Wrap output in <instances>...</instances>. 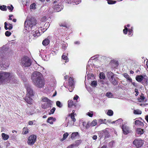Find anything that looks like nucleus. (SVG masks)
I'll return each mask as SVG.
<instances>
[{"label": "nucleus", "mask_w": 148, "mask_h": 148, "mask_svg": "<svg viewBox=\"0 0 148 148\" xmlns=\"http://www.w3.org/2000/svg\"><path fill=\"white\" fill-rule=\"evenodd\" d=\"M135 92H136L135 95L136 96H137L138 95V90L136 88L135 89Z\"/></svg>", "instance_id": "55"}, {"label": "nucleus", "mask_w": 148, "mask_h": 148, "mask_svg": "<svg viewBox=\"0 0 148 148\" xmlns=\"http://www.w3.org/2000/svg\"><path fill=\"white\" fill-rule=\"evenodd\" d=\"M128 35H131V34L133 32V28L131 27V28L130 29H129L128 30Z\"/></svg>", "instance_id": "47"}, {"label": "nucleus", "mask_w": 148, "mask_h": 148, "mask_svg": "<svg viewBox=\"0 0 148 148\" xmlns=\"http://www.w3.org/2000/svg\"><path fill=\"white\" fill-rule=\"evenodd\" d=\"M32 97L26 96L25 99V100L27 102V103L28 104H31L32 102V99L31 98V97Z\"/></svg>", "instance_id": "15"}, {"label": "nucleus", "mask_w": 148, "mask_h": 148, "mask_svg": "<svg viewBox=\"0 0 148 148\" xmlns=\"http://www.w3.org/2000/svg\"><path fill=\"white\" fill-rule=\"evenodd\" d=\"M5 80L7 82H10L12 84L16 82L17 80L13 74L8 73L0 71V84Z\"/></svg>", "instance_id": "2"}, {"label": "nucleus", "mask_w": 148, "mask_h": 148, "mask_svg": "<svg viewBox=\"0 0 148 148\" xmlns=\"http://www.w3.org/2000/svg\"><path fill=\"white\" fill-rule=\"evenodd\" d=\"M122 119H119L116 121H113L112 122V123H117V122H119V123H121V122H122Z\"/></svg>", "instance_id": "43"}, {"label": "nucleus", "mask_w": 148, "mask_h": 148, "mask_svg": "<svg viewBox=\"0 0 148 148\" xmlns=\"http://www.w3.org/2000/svg\"><path fill=\"white\" fill-rule=\"evenodd\" d=\"M69 135V134L67 133H64L63 135V139L64 140Z\"/></svg>", "instance_id": "46"}, {"label": "nucleus", "mask_w": 148, "mask_h": 148, "mask_svg": "<svg viewBox=\"0 0 148 148\" xmlns=\"http://www.w3.org/2000/svg\"><path fill=\"white\" fill-rule=\"evenodd\" d=\"M31 64V61L28 57L25 56L22 59L21 65L22 66L28 67Z\"/></svg>", "instance_id": "6"}, {"label": "nucleus", "mask_w": 148, "mask_h": 148, "mask_svg": "<svg viewBox=\"0 0 148 148\" xmlns=\"http://www.w3.org/2000/svg\"><path fill=\"white\" fill-rule=\"evenodd\" d=\"M145 97L144 96V95L143 94H142L140 96L138 99V100L139 102H142L144 101L145 99Z\"/></svg>", "instance_id": "23"}, {"label": "nucleus", "mask_w": 148, "mask_h": 148, "mask_svg": "<svg viewBox=\"0 0 148 148\" xmlns=\"http://www.w3.org/2000/svg\"><path fill=\"white\" fill-rule=\"evenodd\" d=\"M56 120V119L55 118L50 117L48 118L47 121L51 124H53V121H55Z\"/></svg>", "instance_id": "14"}, {"label": "nucleus", "mask_w": 148, "mask_h": 148, "mask_svg": "<svg viewBox=\"0 0 148 148\" xmlns=\"http://www.w3.org/2000/svg\"><path fill=\"white\" fill-rule=\"evenodd\" d=\"M135 125L138 126H142L143 125V123L139 120H136L135 122Z\"/></svg>", "instance_id": "19"}, {"label": "nucleus", "mask_w": 148, "mask_h": 148, "mask_svg": "<svg viewBox=\"0 0 148 148\" xmlns=\"http://www.w3.org/2000/svg\"><path fill=\"white\" fill-rule=\"evenodd\" d=\"M74 43L75 44H79L80 43V42L78 41H77L75 42Z\"/></svg>", "instance_id": "63"}, {"label": "nucleus", "mask_w": 148, "mask_h": 148, "mask_svg": "<svg viewBox=\"0 0 148 148\" xmlns=\"http://www.w3.org/2000/svg\"><path fill=\"white\" fill-rule=\"evenodd\" d=\"M8 23H7V22H5L4 23V28H5V29H6V30H7L8 29V27H7V26L8 25Z\"/></svg>", "instance_id": "54"}, {"label": "nucleus", "mask_w": 148, "mask_h": 148, "mask_svg": "<svg viewBox=\"0 0 148 148\" xmlns=\"http://www.w3.org/2000/svg\"><path fill=\"white\" fill-rule=\"evenodd\" d=\"M56 110V108L54 107H53L50 110L51 112L49 113V114H53L54 112Z\"/></svg>", "instance_id": "45"}, {"label": "nucleus", "mask_w": 148, "mask_h": 148, "mask_svg": "<svg viewBox=\"0 0 148 148\" xmlns=\"http://www.w3.org/2000/svg\"><path fill=\"white\" fill-rule=\"evenodd\" d=\"M87 114L90 117H92L93 114V112L92 111L89 112L87 113Z\"/></svg>", "instance_id": "41"}, {"label": "nucleus", "mask_w": 148, "mask_h": 148, "mask_svg": "<svg viewBox=\"0 0 148 148\" xmlns=\"http://www.w3.org/2000/svg\"><path fill=\"white\" fill-rule=\"evenodd\" d=\"M52 103H45L42 104L41 105V107L44 109H46L48 108L51 107Z\"/></svg>", "instance_id": "12"}, {"label": "nucleus", "mask_w": 148, "mask_h": 148, "mask_svg": "<svg viewBox=\"0 0 148 148\" xmlns=\"http://www.w3.org/2000/svg\"><path fill=\"white\" fill-rule=\"evenodd\" d=\"M106 120V119L104 120L101 119H99L98 120V123H99V125H100L102 123H104L105 124H106V122L105 121Z\"/></svg>", "instance_id": "27"}, {"label": "nucleus", "mask_w": 148, "mask_h": 148, "mask_svg": "<svg viewBox=\"0 0 148 148\" xmlns=\"http://www.w3.org/2000/svg\"><path fill=\"white\" fill-rule=\"evenodd\" d=\"M106 75L110 81L114 85L118 84V82L116 81L114 77V75L111 71L107 72Z\"/></svg>", "instance_id": "5"}, {"label": "nucleus", "mask_w": 148, "mask_h": 148, "mask_svg": "<svg viewBox=\"0 0 148 148\" xmlns=\"http://www.w3.org/2000/svg\"><path fill=\"white\" fill-rule=\"evenodd\" d=\"M2 137H3V138L4 140H7L9 138V136L8 135L4 133H3L1 134Z\"/></svg>", "instance_id": "25"}, {"label": "nucleus", "mask_w": 148, "mask_h": 148, "mask_svg": "<svg viewBox=\"0 0 148 148\" xmlns=\"http://www.w3.org/2000/svg\"><path fill=\"white\" fill-rule=\"evenodd\" d=\"M143 80L145 83H146V84H147L148 81V78L147 76L146 75L143 76Z\"/></svg>", "instance_id": "33"}, {"label": "nucleus", "mask_w": 148, "mask_h": 148, "mask_svg": "<svg viewBox=\"0 0 148 148\" xmlns=\"http://www.w3.org/2000/svg\"><path fill=\"white\" fill-rule=\"evenodd\" d=\"M122 129L123 132L125 134H127L131 132V130H130V128L128 126L126 125H123Z\"/></svg>", "instance_id": "11"}, {"label": "nucleus", "mask_w": 148, "mask_h": 148, "mask_svg": "<svg viewBox=\"0 0 148 148\" xmlns=\"http://www.w3.org/2000/svg\"><path fill=\"white\" fill-rule=\"evenodd\" d=\"M28 129L27 128H24L23 129V133L25 134H27L28 132Z\"/></svg>", "instance_id": "34"}, {"label": "nucleus", "mask_w": 148, "mask_h": 148, "mask_svg": "<svg viewBox=\"0 0 148 148\" xmlns=\"http://www.w3.org/2000/svg\"><path fill=\"white\" fill-rule=\"evenodd\" d=\"M99 77L101 79H104L105 77L104 74L103 72L101 73H100Z\"/></svg>", "instance_id": "35"}, {"label": "nucleus", "mask_w": 148, "mask_h": 148, "mask_svg": "<svg viewBox=\"0 0 148 148\" xmlns=\"http://www.w3.org/2000/svg\"><path fill=\"white\" fill-rule=\"evenodd\" d=\"M97 124V120L96 119H94L92 122L90 123L91 126L93 127L95 126Z\"/></svg>", "instance_id": "24"}, {"label": "nucleus", "mask_w": 148, "mask_h": 148, "mask_svg": "<svg viewBox=\"0 0 148 148\" xmlns=\"http://www.w3.org/2000/svg\"><path fill=\"white\" fill-rule=\"evenodd\" d=\"M26 113L27 114L30 115H32L33 114V112L29 111V109H27L26 110Z\"/></svg>", "instance_id": "49"}, {"label": "nucleus", "mask_w": 148, "mask_h": 148, "mask_svg": "<svg viewBox=\"0 0 148 148\" xmlns=\"http://www.w3.org/2000/svg\"><path fill=\"white\" fill-rule=\"evenodd\" d=\"M78 133L77 132H74L72 133L71 136V138L72 139L74 138L75 136L78 135Z\"/></svg>", "instance_id": "38"}, {"label": "nucleus", "mask_w": 148, "mask_h": 148, "mask_svg": "<svg viewBox=\"0 0 148 148\" xmlns=\"http://www.w3.org/2000/svg\"><path fill=\"white\" fill-rule=\"evenodd\" d=\"M8 25V29L9 30H10L12 28V25L11 24L9 23Z\"/></svg>", "instance_id": "51"}, {"label": "nucleus", "mask_w": 148, "mask_h": 148, "mask_svg": "<svg viewBox=\"0 0 148 148\" xmlns=\"http://www.w3.org/2000/svg\"><path fill=\"white\" fill-rule=\"evenodd\" d=\"M133 144L137 148H140L143 145V141L140 139H135L133 142Z\"/></svg>", "instance_id": "7"}, {"label": "nucleus", "mask_w": 148, "mask_h": 148, "mask_svg": "<svg viewBox=\"0 0 148 148\" xmlns=\"http://www.w3.org/2000/svg\"><path fill=\"white\" fill-rule=\"evenodd\" d=\"M116 1H114L111 0H108V3L109 4H112L116 3Z\"/></svg>", "instance_id": "39"}, {"label": "nucleus", "mask_w": 148, "mask_h": 148, "mask_svg": "<svg viewBox=\"0 0 148 148\" xmlns=\"http://www.w3.org/2000/svg\"><path fill=\"white\" fill-rule=\"evenodd\" d=\"M145 119L147 123H148V115H147L145 116Z\"/></svg>", "instance_id": "62"}, {"label": "nucleus", "mask_w": 148, "mask_h": 148, "mask_svg": "<svg viewBox=\"0 0 148 148\" xmlns=\"http://www.w3.org/2000/svg\"><path fill=\"white\" fill-rule=\"evenodd\" d=\"M36 138V136L35 135L30 136L28 138V144L29 145H33L35 142Z\"/></svg>", "instance_id": "9"}, {"label": "nucleus", "mask_w": 148, "mask_h": 148, "mask_svg": "<svg viewBox=\"0 0 148 148\" xmlns=\"http://www.w3.org/2000/svg\"><path fill=\"white\" fill-rule=\"evenodd\" d=\"M136 132L137 134L140 135L144 133L143 130L140 128H137L136 130Z\"/></svg>", "instance_id": "18"}, {"label": "nucleus", "mask_w": 148, "mask_h": 148, "mask_svg": "<svg viewBox=\"0 0 148 148\" xmlns=\"http://www.w3.org/2000/svg\"><path fill=\"white\" fill-rule=\"evenodd\" d=\"M123 76L126 78L127 80H128L129 82H132V79L128 74L126 73H124L123 74Z\"/></svg>", "instance_id": "16"}, {"label": "nucleus", "mask_w": 148, "mask_h": 148, "mask_svg": "<svg viewBox=\"0 0 148 148\" xmlns=\"http://www.w3.org/2000/svg\"><path fill=\"white\" fill-rule=\"evenodd\" d=\"M134 114H140L142 113V112L139 109L134 110Z\"/></svg>", "instance_id": "26"}, {"label": "nucleus", "mask_w": 148, "mask_h": 148, "mask_svg": "<svg viewBox=\"0 0 148 148\" xmlns=\"http://www.w3.org/2000/svg\"><path fill=\"white\" fill-rule=\"evenodd\" d=\"M113 111L110 110H108L107 112V114L109 116H112L113 115Z\"/></svg>", "instance_id": "32"}, {"label": "nucleus", "mask_w": 148, "mask_h": 148, "mask_svg": "<svg viewBox=\"0 0 148 148\" xmlns=\"http://www.w3.org/2000/svg\"><path fill=\"white\" fill-rule=\"evenodd\" d=\"M143 76L141 75H137L136 77V80L138 82H141L143 80Z\"/></svg>", "instance_id": "17"}, {"label": "nucleus", "mask_w": 148, "mask_h": 148, "mask_svg": "<svg viewBox=\"0 0 148 148\" xmlns=\"http://www.w3.org/2000/svg\"><path fill=\"white\" fill-rule=\"evenodd\" d=\"M69 84L70 86L69 90L70 92L72 91V90L74 88V80L72 77H70L69 79Z\"/></svg>", "instance_id": "10"}, {"label": "nucleus", "mask_w": 148, "mask_h": 148, "mask_svg": "<svg viewBox=\"0 0 148 148\" xmlns=\"http://www.w3.org/2000/svg\"><path fill=\"white\" fill-rule=\"evenodd\" d=\"M68 107L69 108L71 107L73 105V101L71 100H69L68 102Z\"/></svg>", "instance_id": "31"}, {"label": "nucleus", "mask_w": 148, "mask_h": 148, "mask_svg": "<svg viewBox=\"0 0 148 148\" xmlns=\"http://www.w3.org/2000/svg\"><path fill=\"white\" fill-rule=\"evenodd\" d=\"M70 116L73 122H75L76 121V119L75 118V116L74 115H69Z\"/></svg>", "instance_id": "44"}, {"label": "nucleus", "mask_w": 148, "mask_h": 148, "mask_svg": "<svg viewBox=\"0 0 148 148\" xmlns=\"http://www.w3.org/2000/svg\"><path fill=\"white\" fill-rule=\"evenodd\" d=\"M79 97L77 95H76L73 98L74 100H77Z\"/></svg>", "instance_id": "60"}, {"label": "nucleus", "mask_w": 148, "mask_h": 148, "mask_svg": "<svg viewBox=\"0 0 148 148\" xmlns=\"http://www.w3.org/2000/svg\"><path fill=\"white\" fill-rule=\"evenodd\" d=\"M53 8L54 10L57 12H59L62 9V5H55L53 7Z\"/></svg>", "instance_id": "13"}, {"label": "nucleus", "mask_w": 148, "mask_h": 148, "mask_svg": "<svg viewBox=\"0 0 148 148\" xmlns=\"http://www.w3.org/2000/svg\"><path fill=\"white\" fill-rule=\"evenodd\" d=\"M36 20L34 18L28 17L25 22V29L27 31H30L34 28H37L36 26Z\"/></svg>", "instance_id": "3"}, {"label": "nucleus", "mask_w": 148, "mask_h": 148, "mask_svg": "<svg viewBox=\"0 0 148 148\" xmlns=\"http://www.w3.org/2000/svg\"><path fill=\"white\" fill-rule=\"evenodd\" d=\"M49 42V40L47 38H46L42 41V44L43 45L46 46L47 45Z\"/></svg>", "instance_id": "20"}, {"label": "nucleus", "mask_w": 148, "mask_h": 148, "mask_svg": "<svg viewBox=\"0 0 148 148\" xmlns=\"http://www.w3.org/2000/svg\"><path fill=\"white\" fill-rule=\"evenodd\" d=\"M0 9L2 11H6L7 10V7L5 5H3L0 6Z\"/></svg>", "instance_id": "28"}, {"label": "nucleus", "mask_w": 148, "mask_h": 148, "mask_svg": "<svg viewBox=\"0 0 148 148\" xmlns=\"http://www.w3.org/2000/svg\"><path fill=\"white\" fill-rule=\"evenodd\" d=\"M62 58L65 60H68V58L64 54L62 55Z\"/></svg>", "instance_id": "50"}, {"label": "nucleus", "mask_w": 148, "mask_h": 148, "mask_svg": "<svg viewBox=\"0 0 148 148\" xmlns=\"http://www.w3.org/2000/svg\"><path fill=\"white\" fill-rule=\"evenodd\" d=\"M103 132L104 133L105 135V138H108L109 137L110 135L108 131L104 130H103Z\"/></svg>", "instance_id": "22"}, {"label": "nucleus", "mask_w": 148, "mask_h": 148, "mask_svg": "<svg viewBox=\"0 0 148 148\" xmlns=\"http://www.w3.org/2000/svg\"><path fill=\"white\" fill-rule=\"evenodd\" d=\"M75 112V111L74 110H73L72 111V113L71 114H70L69 115H74V113Z\"/></svg>", "instance_id": "64"}, {"label": "nucleus", "mask_w": 148, "mask_h": 148, "mask_svg": "<svg viewBox=\"0 0 148 148\" xmlns=\"http://www.w3.org/2000/svg\"><path fill=\"white\" fill-rule=\"evenodd\" d=\"M106 96L108 98H112L113 97L112 93L110 92H108L106 93Z\"/></svg>", "instance_id": "29"}, {"label": "nucleus", "mask_w": 148, "mask_h": 148, "mask_svg": "<svg viewBox=\"0 0 148 148\" xmlns=\"http://www.w3.org/2000/svg\"><path fill=\"white\" fill-rule=\"evenodd\" d=\"M42 101L46 103H52V101L50 100L45 97H42Z\"/></svg>", "instance_id": "21"}, {"label": "nucleus", "mask_w": 148, "mask_h": 148, "mask_svg": "<svg viewBox=\"0 0 148 148\" xmlns=\"http://www.w3.org/2000/svg\"><path fill=\"white\" fill-rule=\"evenodd\" d=\"M132 84L134 86H137V84L134 82H132Z\"/></svg>", "instance_id": "59"}, {"label": "nucleus", "mask_w": 148, "mask_h": 148, "mask_svg": "<svg viewBox=\"0 0 148 148\" xmlns=\"http://www.w3.org/2000/svg\"><path fill=\"white\" fill-rule=\"evenodd\" d=\"M60 25L61 26L67 27V25L66 23H61L60 24Z\"/></svg>", "instance_id": "53"}, {"label": "nucleus", "mask_w": 148, "mask_h": 148, "mask_svg": "<svg viewBox=\"0 0 148 148\" xmlns=\"http://www.w3.org/2000/svg\"><path fill=\"white\" fill-rule=\"evenodd\" d=\"M56 104L57 106L59 108H61L62 106V105L59 101H57L56 102Z\"/></svg>", "instance_id": "40"}, {"label": "nucleus", "mask_w": 148, "mask_h": 148, "mask_svg": "<svg viewBox=\"0 0 148 148\" xmlns=\"http://www.w3.org/2000/svg\"><path fill=\"white\" fill-rule=\"evenodd\" d=\"M1 67L3 69V68H5L6 69V66H5V65H4L3 64H1Z\"/></svg>", "instance_id": "57"}, {"label": "nucleus", "mask_w": 148, "mask_h": 148, "mask_svg": "<svg viewBox=\"0 0 148 148\" xmlns=\"http://www.w3.org/2000/svg\"><path fill=\"white\" fill-rule=\"evenodd\" d=\"M97 136L96 135H93L92 137V138L94 140H95L97 139Z\"/></svg>", "instance_id": "58"}, {"label": "nucleus", "mask_w": 148, "mask_h": 148, "mask_svg": "<svg viewBox=\"0 0 148 148\" xmlns=\"http://www.w3.org/2000/svg\"><path fill=\"white\" fill-rule=\"evenodd\" d=\"M7 8L10 11H12L14 7L12 5H10L7 6Z\"/></svg>", "instance_id": "36"}, {"label": "nucleus", "mask_w": 148, "mask_h": 148, "mask_svg": "<svg viewBox=\"0 0 148 148\" xmlns=\"http://www.w3.org/2000/svg\"><path fill=\"white\" fill-rule=\"evenodd\" d=\"M31 79L34 85L39 88H42L45 85V81L42 74L35 71L31 76Z\"/></svg>", "instance_id": "1"}, {"label": "nucleus", "mask_w": 148, "mask_h": 148, "mask_svg": "<svg viewBox=\"0 0 148 148\" xmlns=\"http://www.w3.org/2000/svg\"><path fill=\"white\" fill-rule=\"evenodd\" d=\"M25 86L27 89V94L26 96L32 97L33 95V92L31 86L29 85H26Z\"/></svg>", "instance_id": "8"}, {"label": "nucleus", "mask_w": 148, "mask_h": 148, "mask_svg": "<svg viewBox=\"0 0 148 148\" xmlns=\"http://www.w3.org/2000/svg\"><path fill=\"white\" fill-rule=\"evenodd\" d=\"M91 85L93 87H95L97 85V82L96 81H94L91 82Z\"/></svg>", "instance_id": "30"}, {"label": "nucleus", "mask_w": 148, "mask_h": 148, "mask_svg": "<svg viewBox=\"0 0 148 148\" xmlns=\"http://www.w3.org/2000/svg\"><path fill=\"white\" fill-rule=\"evenodd\" d=\"M37 29L32 30V33L29 34V41H31L33 40L36 38L40 35V32L39 31L36 30Z\"/></svg>", "instance_id": "4"}, {"label": "nucleus", "mask_w": 148, "mask_h": 148, "mask_svg": "<svg viewBox=\"0 0 148 148\" xmlns=\"http://www.w3.org/2000/svg\"><path fill=\"white\" fill-rule=\"evenodd\" d=\"M33 122L32 121H29L28 122V124L30 125H33Z\"/></svg>", "instance_id": "56"}, {"label": "nucleus", "mask_w": 148, "mask_h": 148, "mask_svg": "<svg viewBox=\"0 0 148 148\" xmlns=\"http://www.w3.org/2000/svg\"><path fill=\"white\" fill-rule=\"evenodd\" d=\"M74 146V145H72L69 146L67 148H72Z\"/></svg>", "instance_id": "61"}, {"label": "nucleus", "mask_w": 148, "mask_h": 148, "mask_svg": "<svg viewBox=\"0 0 148 148\" xmlns=\"http://www.w3.org/2000/svg\"><path fill=\"white\" fill-rule=\"evenodd\" d=\"M125 29L123 30V33L125 34H127L128 31L127 28L126 27V26H124Z\"/></svg>", "instance_id": "42"}, {"label": "nucleus", "mask_w": 148, "mask_h": 148, "mask_svg": "<svg viewBox=\"0 0 148 148\" xmlns=\"http://www.w3.org/2000/svg\"><path fill=\"white\" fill-rule=\"evenodd\" d=\"M30 8L31 9H32L33 10H34L36 9V4L35 3H33L30 5Z\"/></svg>", "instance_id": "37"}, {"label": "nucleus", "mask_w": 148, "mask_h": 148, "mask_svg": "<svg viewBox=\"0 0 148 148\" xmlns=\"http://www.w3.org/2000/svg\"><path fill=\"white\" fill-rule=\"evenodd\" d=\"M90 126H91L90 125V123L89 122H88L86 124L85 127L86 129H88L90 127Z\"/></svg>", "instance_id": "52"}, {"label": "nucleus", "mask_w": 148, "mask_h": 148, "mask_svg": "<svg viewBox=\"0 0 148 148\" xmlns=\"http://www.w3.org/2000/svg\"><path fill=\"white\" fill-rule=\"evenodd\" d=\"M5 34L7 36H9L11 35V33L10 31H7L5 32Z\"/></svg>", "instance_id": "48"}]
</instances>
